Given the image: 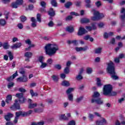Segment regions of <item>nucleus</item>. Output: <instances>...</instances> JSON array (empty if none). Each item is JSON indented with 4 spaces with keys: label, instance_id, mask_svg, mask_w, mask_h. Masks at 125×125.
<instances>
[{
    "label": "nucleus",
    "instance_id": "nucleus-34",
    "mask_svg": "<svg viewBox=\"0 0 125 125\" xmlns=\"http://www.w3.org/2000/svg\"><path fill=\"white\" fill-rule=\"evenodd\" d=\"M72 5L73 3H72V2L68 1L65 4L64 6L66 8H70V6Z\"/></svg>",
    "mask_w": 125,
    "mask_h": 125
},
{
    "label": "nucleus",
    "instance_id": "nucleus-18",
    "mask_svg": "<svg viewBox=\"0 0 125 125\" xmlns=\"http://www.w3.org/2000/svg\"><path fill=\"white\" fill-rule=\"evenodd\" d=\"M68 44H73V45H78V41L77 40H68L67 41Z\"/></svg>",
    "mask_w": 125,
    "mask_h": 125
},
{
    "label": "nucleus",
    "instance_id": "nucleus-12",
    "mask_svg": "<svg viewBox=\"0 0 125 125\" xmlns=\"http://www.w3.org/2000/svg\"><path fill=\"white\" fill-rule=\"evenodd\" d=\"M16 116L15 117V119L14 120V124H17L18 123V119H19V117L20 116H21V114L20 111L16 112L15 113Z\"/></svg>",
    "mask_w": 125,
    "mask_h": 125
},
{
    "label": "nucleus",
    "instance_id": "nucleus-61",
    "mask_svg": "<svg viewBox=\"0 0 125 125\" xmlns=\"http://www.w3.org/2000/svg\"><path fill=\"white\" fill-rule=\"evenodd\" d=\"M25 69H24L23 68H21L20 69V73L21 74V75H24L25 74Z\"/></svg>",
    "mask_w": 125,
    "mask_h": 125
},
{
    "label": "nucleus",
    "instance_id": "nucleus-11",
    "mask_svg": "<svg viewBox=\"0 0 125 125\" xmlns=\"http://www.w3.org/2000/svg\"><path fill=\"white\" fill-rule=\"evenodd\" d=\"M17 81H19V82L22 83H26L28 81V78H27V76L23 75L22 77L17 78Z\"/></svg>",
    "mask_w": 125,
    "mask_h": 125
},
{
    "label": "nucleus",
    "instance_id": "nucleus-19",
    "mask_svg": "<svg viewBox=\"0 0 125 125\" xmlns=\"http://www.w3.org/2000/svg\"><path fill=\"white\" fill-rule=\"evenodd\" d=\"M59 120L60 121L64 120V121H67L68 120V117H66L65 114H62L59 116Z\"/></svg>",
    "mask_w": 125,
    "mask_h": 125
},
{
    "label": "nucleus",
    "instance_id": "nucleus-21",
    "mask_svg": "<svg viewBox=\"0 0 125 125\" xmlns=\"http://www.w3.org/2000/svg\"><path fill=\"white\" fill-rule=\"evenodd\" d=\"M2 47L4 49H8L10 47V45L8 43V42L3 43Z\"/></svg>",
    "mask_w": 125,
    "mask_h": 125
},
{
    "label": "nucleus",
    "instance_id": "nucleus-46",
    "mask_svg": "<svg viewBox=\"0 0 125 125\" xmlns=\"http://www.w3.org/2000/svg\"><path fill=\"white\" fill-rule=\"evenodd\" d=\"M13 86H14V83L13 82L9 83L7 85V87L9 89L11 88V87H13Z\"/></svg>",
    "mask_w": 125,
    "mask_h": 125
},
{
    "label": "nucleus",
    "instance_id": "nucleus-36",
    "mask_svg": "<svg viewBox=\"0 0 125 125\" xmlns=\"http://www.w3.org/2000/svg\"><path fill=\"white\" fill-rule=\"evenodd\" d=\"M64 74H66V75H68L70 73V67H66L64 70Z\"/></svg>",
    "mask_w": 125,
    "mask_h": 125
},
{
    "label": "nucleus",
    "instance_id": "nucleus-16",
    "mask_svg": "<svg viewBox=\"0 0 125 125\" xmlns=\"http://www.w3.org/2000/svg\"><path fill=\"white\" fill-rule=\"evenodd\" d=\"M38 106V104L34 103L33 104L32 103H29L28 104V109H34V108H36Z\"/></svg>",
    "mask_w": 125,
    "mask_h": 125
},
{
    "label": "nucleus",
    "instance_id": "nucleus-23",
    "mask_svg": "<svg viewBox=\"0 0 125 125\" xmlns=\"http://www.w3.org/2000/svg\"><path fill=\"white\" fill-rule=\"evenodd\" d=\"M11 100H12V96L11 95H8L6 98L5 102L8 104Z\"/></svg>",
    "mask_w": 125,
    "mask_h": 125
},
{
    "label": "nucleus",
    "instance_id": "nucleus-60",
    "mask_svg": "<svg viewBox=\"0 0 125 125\" xmlns=\"http://www.w3.org/2000/svg\"><path fill=\"white\" fill-rule=\"evenodd\" d=\"M68 97L69 101H73V94H68Z\"/></svg>",
    "mask_w": 125,
    "mask_h": 125
},
{
    "label": "nucleus",
    "instance_id": "nucleus-38",
    "mask_svg": "<svg viewBox=\"0 0 125 125\" xmlns=\"http://www.w3.org/2000/svg\"><path fill=\"white\" fill-rule=\"evenodd\" d=\"M101 50H102V48L99 47L96 49L95 51V53H96V54H100V53H101Z\"/></svg>",
    "mask_w": 125,
    "mask_h": 125
},
{
    "label": "nucleus",
    "instance_id": "nucleus-3",
    "mask_svg": "<svg viewBox=\"0 0 125 125\" xmlns=\"http://www.w3.org/2000/svg\"><path fill=\"white\" fill-rule=\"evenodd\" d=\"M113 87L111 84L105 85L103 89L104 95H108V96H116L118 93L117 92L112 91Z\"/></svg>",
    "mask_w": 125,
    "mask_h": 125
},
{
    "label": "nucleus",
    "instance_id": "nucleus-1",
    "mask_svg": "<svg viewBox=\"0 0 125 125\" xmlns=\"http://www.w3.org/2000/svg\"><path fill=\"white\" fill-rule=\"evenodd\" d=\"M46 55L50 57L54 56L56 52L59 50V46L55 43L46 44L44 48Z\"/></svg>",
    "mask_w": 125,
    "mask_h": 125
},
{
    "label": "nucleus",
    "instance_id": "nucleus-50",
    "mask_svg": "<svg viewBox=\"0 0 125 125\" xmlns=\"http://www.w3.org/2000/svg\"><path fill=\"white\" fill-rule=\"evenodd\" d=\"M54 68L55 69H57V70H61V69H62V66L60 64H55Z\"/></svg>",
    "mask_w": 125,
    "mask_h": 125
},
{
    "label": "nucleus",
    "instance_id": "nucleus-51",
    "mask_svg": "<svg viewBox=\"0 0 125 125\" xmlns=\"http://www.w3.org/2000/svg\"><path fill=\"white\" fill-rule=\"evenodd\" d=\"M41 14H37V21H38V22H40V23H41V22H42V20L41 19Z\"/></svg>",
    "mask_w": 125,
    "mask_h": 125
},
{
    "label": "nucleus",
    "instance_id": "nucleus-58",
    "mask_svg": "<svg viewBox=\"0 0 125 125\" xmlns=\"http://www.w3.org/2000/svg\"><path fill=\"white\" fill-rule=\"evenodd\" d=\"M25 43H26V44H28V45H31V44H32V41H31V40L30 39L25 40Z\"/></svg>",
    "mask_w": 125,
    "mask_h": 125
},
{
    "label": "nucleus",
    "instance_id": "nucleus-24",
    "mask_svg": "<svg viewBox=\"0 0 125 125\" xmlns=\"http://www.w3.org/2000/svg\"><path fill=\"white\" fill-rule=\"evenodd\" d=\"M24 56L27 58H31L33 56V53L31 52H26L24 54Z\"/></svg>",
    "mask_w": 125,
    "mask_h": 125
},
{
    "label": "nucleus",
    "instance_id": "nucleus-2",
    "mask_svg": "<svg viewBox=\"0 0 125 125\" xmlns=\"http://www.w3.org/2000/svg\"><path fill=\"white\" fill-rule=\"evenodd\" d=\"M106 71L108 74H109L112 80H118L119 79V77L117 76V73H116V70L115 69V64L113 62H110L108 63Z\"/></svg>",
    "mask_w": 125,
    "mask_h": 125
},
{
    "label": "nucleus",
    "instance_id": "nucleus-49",
    "mask_svg": "<svg viewBox=\"0 0 125 125\" xmlns=\"http://www.w3.org/2000/svg\"><path fill=\"white\" fill-rule=\"evenodd\" d=\"M10 13L9 12L5 11L4 13V15L5 16V19L6 20H7L8 19V17L9 16V14Z\"/></svg>",
    "mask_w": 125,
    "mask_h": 125
},
{
    "label": "nucleus",
    "instance_id": "nucleus-13",
    "mask_svg": "<svg viewBox=\"0 0 125 125\" xmlns=\"http://www.w3.org/2000/svg\"><path fill=\"white\" fill-rule=\"evenodd\" d=\"M13 117V115L10 113H7V115H5L4 119L6 122H10L11 118Z\"/></svg>",
    "mask_w": 125,
    "mask_h": 125
},
{
    "label": "nucleus",
    "instance_id": "nucleus-6",
    "mask_svg": "<svg viewBox=\"0 0 125 125\" xmlns=\"http://www.w3.org/2000/svg\"><path fill=\"white\" fill-rule=\"evenodd\" d=\"M91 103H96L98 105H102L103 104V100L100 98H98L97 99H92L91 100Z\"/></svg>",
    "mask_w": 125,
    "mask_h": 125
},
{
    "label": "nucleus",
    "instance_id": "nucleus-55",
    "mask_svg": "<svg viewBox=\"0 0 125 125\" xmlns=\"http://www.w3.org/2000/svg\"><path fill=\"white\" fill-rule=\"evenodd\" d=\"M17 27H18V28H19V29H20V30H22V29H23V28H24V25H23V24L22 23H20L18 24Z\"/></svg>",
    "mask_w": 125,
    "mask_h": 125
},
{
    "label": "nucleus",
    "instance_id": "nucleus-28",
    "mask_svg": "<svg viewBox=\"0 0 125 125\" xmlns=\"http://www.w3.org/2000/svg\"><path fill=\"white\" fill-rule=\"evenodd\" d=\"M16 97H17L19 99H20L24 97V93H18L16 94Z\"/></svg>",
    "mask_w": 125,
    "mask_h": 125
},
{
    "label": "nucleus",
    "instance_id": "nucleus-5",
    "mask_svg": "<svg viewBox=\"0 0 125 125\" xmlns=\"http://www.w3.org/2000/svg\"><path fill=\"white\" fill-rule=\"evenodd\" d=\"M124 12H125V8H122L121 11V13L123 14ZM120 18L121 19V26H124V24L125 23V13L124 14V15H121L120 16Z\"/></svg>",
    "mask_w": 125,
    "mask_h": 125
},
{
    "label": "nucleus",
    "instance_id": "nucleus-41",
    "mask_svg": "<svg viewBox=\"0 0 125 125\" xmlns=\"http://www.w3.org/2000/svg\"><path fill=\"white\" fill-rule=\"evenodd\" d=\"M30 94L32 97H34V96H38L37 93L34 92V90L33 89L30 90Z\"/></svg>",
    "mask_w": 125,
    "mask_h": 125
},
{
    "label": "nucleus",
    "instance_id": "nucleus-39",
    "mask_svg": "<svg viewBox=\"0 0 125 125\" xmlns=\"http://www.w3.org/2000/svg\"><path fill=\"white\" fill-rule=\"evenodd\" d=\"M83 96H81L79 98H77L75 101L76 102V103H80V102H81V101H82V100H83Z\"/></svg>",
    "mask_w": 125,
    "mask_h": 125
},
{
    "label": "nucleus",
    "instance_id": "nucleus-4",
    "mask_svg": "<svg viewBox=\"0 0 125 125\" xmlns=\"http://www.w3.org/2000/svg\"><path fill=\"white\" fill-rule=\"evenodd\" d=\"M92 11L93 12V17H92L91 19L92 21H98L102 18H104V15L103 14H100L99 12L95 11V10L93 9Z\"/></svg>",
    "mask_w": 125,
    "mask_h": 125
},
{
    "label": "nucleus",
    "instance_id": "nucleus-20",
    "mask_svg": "<svg viewBox=\"0 0 125 125\" xmlns=\"http://www.w3.org/2000/svg\"><path fill=\"white\" fill-rule=\"evenodd\" d=\"M26 101L27 99H26L24 97H22V98L19 99V102L20 103V104H24V103H26Z\"/></svg>",
    "mask_w": 125,
    "mask_h": 125
},
{
    "label": "nucleus",
    "instance_id": "nucleus-22",
    "mask_svg": "<svg viewBox=\"0 0 125 125\" xmlns=\"http://www.w3.org/2000/svg\"><path fill=\"white\" fill-rule=\"evenodd\" d=\"M66 31L68 33H73L74 32V27L72 26H67L66 28Z\"/></svg>",
    "mask_w": 125,
    "mask_h": 125
},
{
    "label": "nucleus",
    "instance_id": "nucleus-53",
    "mask_svg": "<svg viewBox=\"0 0 125 125\" xmlns=\"http://www.w3.org/2000/svg\"><path fill=\"white\" fill-rule=\"evenodd\" d=\"M40 4L43 8H45V7H46V3L43 1H41Z\"/></svg>",
    "mask_w": 125,
    "mask_h": 125
},
{
    "label": "nucleus",
    "instance_id": "nucleus-43",
    "mask_svg": "<svg viewBox=\"0 0 125 125\" xmlns=\"http://www.w3.org/2000/svg\"><path fill=\"white\" fill-rule=\"evenodd\" d=\"M74 88H69L67 90H66V93L67 94H70L71 92H73V91L74 90Z\"/></svg>",
    "mask_w": 125,
    "mask_h": 125
},
{
    "label": "nucleus",
    "instance_id": "nucleus-48",
    "mask_svg": "<svg viewBox=\"0 0 125 125\" xmlns=\"http://www.w3.org/2000/svg\"><path fill=\"white\" fill-rule=\"evenodd\" d=\"M51 78L53 79L54 82H58V77L55 75H53L51 76Z\"/></svg>",
    "mask_w": 125,
    "mask_h": 125
},
{
    "label": "nucleus",
    "instance_id": "nucleus-47",
    "mask_svg": "<svg viewBox=\"0 0 125 125\" xmlns=\"http://www.w3.org/2000/svg\"><path fill=\"white\" fill-rule=\"evenodd\" d=\"M120 121L121 125H125V117H123L122 116H120Z\"/></svg>",
    "mask_w": 125,
    "mask_h": 125
},
{
    "label": "nucleus",
    "instance_id": "nucleus-17",
    "mask_svg": "<svg viewBox=\"0 0 125 125\" xmlns=\"http://www.w3.org/2000/svg\"><path fill=\"white\" fill-rule=\"evenodd\" d=\"M81 22L82 24H87V23H89L90 22V21L89 20V19L83 18L81 19Z\"/></svg>",
    "mask_w": 125,
    "mask_h": 125
},
{
    "label": "nucleus",
    "instance_id": "nucleus-40",
    "mask_svg": "<svg viewBox=\"0 0 125 125\" xmlns=\"http://www.w3.org/2000/svg\"><path fill=\"white\" fill-rule=\"evenodd\" d=\"M46 66H47V63L42 62H41V65H40V68H41V69H43V68H45Z\"/></svg>",
    "mask_w": 125,
    "mask_h": 125
},
{
    "label": "nucleus",
    "instance_id": "nucleus-26",
    "mask_svg": "<svg viewBox=\"0 0 125 125\" xmlns=\"http://www.w3.org/2000/svg\"><path fill=\"white\" fill-rule=\"evenodd\" d=\"M85 2L86 3V7L87 8H90L91 7V5L90 4L91 3V0H85Z\"/></svg>",
    "mask_w": 125,
    "mask_h": 125
},
{
    "label": "nucleus",
    "instance_id": "nucleus-52",
    "mask_svg": "<svg viewBox=\"0 0 125 125\" xmlns=\"http://www.w3.org/2000/svg\"><path fill=\"white\" fill-rule=\"evenodd\" d=\"M91 25L92 26V30H96L97 29V27H96V23H92Z\"/></svg>",
    "mask_w": 125,
    "mask_h": 125
},
{
    "label": "nucleus",
    "instance_id": "nucleus-10",
    "mask_svg": "<svg viewBox=\"0 0 125 125\" xmlns=\"http://www.w3.org/2000/svg\"><path fill=\"white\" fill-rule=\"evenodd\" d=\"M22 46V43L21 42H18L17 43L14 44L13 45L11 46V48L12 49H17V48H20Z\"/></svg>",
    "mask_w": 125,
    "mask_h": 125
},
{
    "label": "nucleus",
    "instance_id": "nucleus-42",
    "mask_svg": "<svg viewBox=\"0 0 125 125\" xmlns=\"http://www.w3.org/2000/svg\"><path fill=\"white\" fill-rule=\"evenodd\" d=\"M16 2H17L18 5H22L24 2V0H17Z\"/></svg>",
    "mask_w": 125,
    "mask_h": 125
},
{
    "label": "nucleus",
    "instance_id": "nucleus-8",
    "mask_svg": "<svg viewBox=\"0 0 125 125\" xmlns=\"http://www.w3.org/2000/svg\"><path fill=\"white\" fill-rule=\"evenodd\" d=\"M86 33H87V31H86L84 28L80 27L78 32V35L79 36H83V35H84L86 34Z\"/></svg>",
    "mask_w": 125,
    "mask_h": 125
},
{
    "label": "nucleus",
    "instance_id": "nucleus-29",
    "mask_svg": "<svg viewBox=\"0 0 125 125\" xmlns=\"http://www.w3.org/2000/svg\"><path fill=\"white\" fill-rule=\"evenodd\" d=\"M62 85H63V86L68 87L70 85V82L67 81H63L62 82Z\"/></svg>",
    "mask_w": 125,
    "mask_h": 125
},
{
    "label": "nucleus",
    "instance_id": "nucleus-35",
    "mask_svg": "<svg viewBox=\"0 0 125 125\" xmlns=\"http://www.w3.org/2000/svg\"><path fill=\"white\" fill-rule=\"evenodd\" d=\"M21 22H25L27 20V17L24 15H22L20 17Z\"/></svg>",
    "mask_w": 125,
    "mask_h": 125
},
{
    "label": "nucleus",
    "instance_id": "nucleus-31",
    "mask_svg": "<svg viewBox=\"0 0 125 125\" xmlns=\"http://www.w3.org/2000/svg\"><path fill=\"white\" fill-rule=\"evenodd\" d=\"M15 108L16 110H20V104H14L13 106L11 107V108Z\"/></svg>",
    "mask_w": 125,
    "mask_h": 125
},
{
    "label": "nucleus",
    "instance_id": "nucleus-9",
    "mask_svg": "<svg viewBox=\"0 0 125 125\" xmlns=\"http://www.w3.org/2000/svg\"><path fill=\"white\" fill-rule=\"evenodd\" d=\"M17 76H18V74H17V71H16L14 74H13V75L7 78L6 80L7 81V82H11L14 80V79H15Z\"/></svg>",
    "mask_w": 125,
    "mask_h": 125
},
{
    "label": "nucleus",
    "instance_id": "nucleus-33",
    "mask_svg": "<svg viewBox=\"0 0 125 125\" xmlns=\"http://www.w3.org/2000/svg\"><path fill=\"white\" fill-rule=\"evenodd\" d=\"M97 86H99V87H100V86H102V85H103V84L102 83H101V80H100V79L97 78Z\"/></svg>",
    "mask_w": 125,
    "mask_h": 125
},
{
    "label": "nucleus",
    "instance_id": "nucleus-54",
    "mask_svg": "<svg viewBox=\"0 0 125 125\" xmlns=\"http://www.w3.org/2000/svg\"><path fill=\"white\" fill-rule=\"evenodd\" d=\"M76 79L77 80V81H81V80H83V77L82 75L79 74L77 76H76Z\"/></svg>",
    "mask_w": 125,
    "mask_h": 125
},
{
    "label": "nucleus",
    "instance_id": "nucleus-25",
    "mask_svg": "<svg viewBox=\"0 0 125 125\" xmlns=\"http://www.w3.org/2000/svg\"><path fill=\"white\" fill-rule=\"evenodd\" d=\"M100 96V94L98 92H94L92 95L93 99H96Z\"/></svg>",
    "mask_w": 125,
    "mask_h": 125
},
{
    "label": "nucleus",
    "instance_id": "nucleus-44",
    "mask_svg": "<svg viewBox=\"0 0 125 125\" xmlns=\"http://www.w3.org/2000/svg\"><path fill=\"white\" fill-rule=\"evenodd\" d=\"M53 63V60L52 59H48L47 61V65H52V64Z\"/></svg>",
    "mask_w": 125,
    "mask_h": 125
},
{
    "label": "nucleus",
    "instance_id": "nucleus-56",
    "mask_svg": "<svg viewBox=\"0 0 125 125\" xmlns=\"http://www.w3.org/2000/svg\"><path fill=\"white\" fill-rule=\"evenodd\" d=\"M19 91H20V92H21V93H25L26 90V89H24L23 87H21L19 89Z\"/></svg>",
    "mask_w": 125,
    "mask_h": 125
},
{
    "label": "nucleus",
    "instance_id": "nucleus-62",
    "mask_svg": "<svg viewBox=\"0 0 125 125\" xmlns=\"http://www.w3.org/2000/svg\"><path fill=\"white\" fill-rule=\"evenodd\" d=\"M104 23L103 22H100L98 24L99 28H103V27H104Z\"/></svg>",
    "mask_w": 125,
    "mask_h": 125
},
{
    "label": "nucleus",
    "instance_id": "nucleus-27",
    "mask_svg": "<svg viewBox=\"0 0 125 125\" xmlns=\"http://www.w3.org/2000/svg\"><path fill=\"white\" fill-rule=\"evenodd\" d=\"M51 4L54 7H57L58 6V4L56 1V0H51Z\"/></svg>",
    "mask_w": 125,
    "mask_h": 125
},
{
    "label": "nucleus",
    "instance_id": "nucleus-63",
    "mask_svg": "<svg viewBox=\"0 0 125 125\" xmlns=\"http://www.w3.org/2000/svg\"><path fill=\"white\" fill-rule=\"evenodd\" d=\"M68 125H76V122L74 120H72L68 123Z\"/></svg>",
    "mask_w": 125,
    "mask_h": 125
},
{
    "label": "nucleus",
    "instance_id": "nucleus-57",
    "mask_svg": "<svg viewBox=\"0 0 125 125\" xmlns=\"http://www.w3.org/2000/svg\"><path fill=\"white\" fill-rule=\"evenodd\" d=\"M86 73L88 74H91L92 73V69L89 67L87 68Z\"/></svg>",
    "mask_w": 125,
    "mask_h": 125
},
{
    "label": "nucleus",
    "instance_id": "nucleus-45",
    "mask_svg": "<svg viewBox=\"0 0 125 125\" xmlns=\"http://www.w3.org/2000/svg\"><path fill=\"white\" fill-rule=\"evenodd\" d=\"M18 5H19L17 4V3L16 2H15L12 3L11 7H12V8H17V7H18Z\"/></svg>",
    "mask_w": 125,
    "mask_h": 125
},
{
    "label": "nucleus",
    "instance_id": "nucleus-32",
    "mask_svg": "<svg viewBox=\"0 0 125 125\" xmlns=\"http://www.w3.org/2000/svg\"><path fill=\"white\" fill-rule=\"evenodd\" d=\"M0 26H5L6 25V21H5V20L4 19H0Z\"/></svg>",
    "mask_w": 125,
    "mask_h": 125
},
{
    "label": "nucleus",
    "instance_id": "nucleus-37",
    "mask_svg": "<svg viewBox=\"0 0 125 125\" xmlns=\"http://www.w3.org/2000/svg\"><path fill=\"white\" fill-rule=\"evenodd\" d=\"M88 118L89 120L90 121V122H92V121H93V119H94V115L91 113H89Z\"/></svg>",
    "mask_w": 125,
    "mask_h": 125
},
{
    "label": "nucleus",
    "instance_id": "nucleus-15",
    "mask_svg": "<svg viewBox=\"0 0 125 125\" xmlns=\"http://www.w3.org/2000/svg\"><path fill=\"white\" fill-rule=\"evenodd\" d=\"M48 15L51 16V17H53L55 16V11L53 10L52 8H50L49 10L48 11Z\"/></svg>",
    "mask_w": 125,
    "mask_h": 125
},
{
    "label": "nucleus",
    "instance_id": "nucleus-64",
    "mask_svg": "<svg viewBox=\"0 0 125 125\" xmlns=\"http://www.w3.org/2000/svg\"><path fill=\"white\" fill-rule=\"evenodd\" d=\"M125 56V54H120L118 58H119V59H122V58H124Z\"/></svg>",
    "mask_w": 125,
    "mask_h": 125
},
{
    "label": "nucleus",
    "instance_id": "nucleus-59",
    "mask_svg": "<svg viewBox=\"0 0 125 125\" xmlns=\"http://www.w3.org/2000/svg\"><path fill=\"white\" fill-rule=\"evenodd\" d=\"M48 26L49 27H53L54 26V22L52 21H50L48 23Z\"/></svg>",
    "mask_w": 125,
    "mask_h": 125
},
{
    "label": "nucleus",
    "instance_id": "nucleus-30",
    "mask_svg": "<svg viewBox=\"0 0 125 125\" xmlns=\"http://www.w3.org/2000/svg\"><path fill=\"white\" fill-rule=\"evenodd\" d=\"M7 54L10 58V60L11 61L14 58L13 54L10 51H8Z\"/></svg>",
    "mask_w": 125,
    "mask_h": 125
},
{
    "label": "nucleus",
    "instance_id": "nucleus-7",
    "mask_svg": "<svg viewBox=\"0 0 125 125\" xmlns=\"http://www.w3.org/2000/svg\"><path fill=\"white\" fill-rule=\"evenodd\" d=\"M20 113H21V116L24 117H28V116H30V115H31L32 113H33L32 110H29L27 112L25 111H19Z\"/></svg>",
    "mask_w": 125,
    "mask_h": 125
},
{
    "label": "nucleus",
    "instance_id": "nucleus-14",
    "mask_svg": "<svg viewBox=\"0 0 125 125\" xmlns=\"http://www.w3.org/2000/svg\"><path fill=\"white\" fill-rule=\"evenodd\" d=\"M107 124V121L104 118H103L102 120L98 121L96 122L97 125H104Z\"/></svg>",
    "mask_w": 125,
    "mask_h": 125
}]
</instances>
